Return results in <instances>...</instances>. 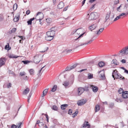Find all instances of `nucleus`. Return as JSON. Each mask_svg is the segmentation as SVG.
I'll use <instances>...</instances> for the list:
<instances>
[{
    "label": "nucleus",
    "mask_w": 128,
    "mask_h": 128,
    "mask_svg": "<svg viewBox=\"0 0 128 128\" xmlns=\"http://www.w3.org/2000/svg\"><path fill=\"white\" fill-rule=\"evenodd\" d=\"M87 100H81L78 101L77 104L78 106H82L85 104Z\"/></svg>",
    "instance_id": "nucleus-6"
},
{
    "label": "nucleus",
    "mask_w": 128,
    "mask_h": 128,
    "mask_svg": "<svg viewBox=\"0 0 128 128\" xmlns=\"http://www.w3.org/2000/svg\"><path fill=\"white\" fill-rule=\"evenodd\" d=\"M90 87H92L93 92H96L98 90V88L96 86H94L92 85L90 86Z\"/></svg>",
    "instance_id": "nucleus-16"
},
{
    "label": "nucleus",
    "mask_w": 128,
    "mask_h": 128,
    "mask_svg": "<svg viewBox=\"0 0 128 128\" xmlns=\"http://www.w3.org/2000/svg\"><path fill=\"white\" fill-rule=\"evenodd\" d=\"M124 72L127 74H128V70L126 69L124 70Z\"/></svg>",
    "instance_id": "nucleus-64"
},
{
    "label": "nucleus",
    "mask_w": 128,
    "mask_h": 128,
    "mask_svg": "<svg viewBox=\"0 0 128 128\" xmlns=\"http://www.w3.org/2000/svg\"><path fill=\"white\" fill-rule=\"evenodd\" d=\"M119 2V0H115L114 2V4H118Z\"/></svg>",
    "instance_id": "nucleus-47"
},
{
    "label": "nucleus",
    "mask_w": 128,
    "mask_h": 128,
    "mask_svg": "<svg viewBox=\"0 0 128 128\" xmlns=\"http://www.w3.org/2000/svg\"><path fill=\"white\" fill-rule=\"evenodd\" d=\"M68 6H66L65 8H64V9L63 11H66L68 9Z\"/></svg>",
    "instance_id": "nucleus-61"
},
{
    "label": "nucleus",
    "mask_w": 128,
    "mask_h": 128,
    "mask_svg": "<svg viewBox=\"0 0 128 128\" xmlns=\"http://www.w3.org/2000/svg\"><path fill=\"white\" fill-rule=\"evenodd\" d=\"M11 85L12 84L10 83H9V84L7 85L8 88H10L11 87Z\"/></svg>",
    "instance_id": "nucleus-59"
},
{
    "label": "nucleus",
    "mask_w": 128,
    "mask_h": 128,
    "mask_svg": "<svg viewBox=\"0 0 128 128\" xmlns=\"http://www.w3.org/2000/svg\"><path fill=\"white\" fill-rule=\"evenodd\" d=\"M34 18H30V20L27 21V23L28 25H31L32 24V21L35 19Z\"/></svg>",
    "instance_id": "nucleus-23"
},
{
    "label": "nucleus",
    "mask_w": 128,
    "mask_h": 128,
    "mask_svg": "<svg viewBox=\"0 0 128 128\" xmlns=\"http://www.w3.org/2000/svg\"><path fill=\"white\" fill-rule=\"evenodd\" d=\"M89 87L88 86H85V89H84V90L88 91V90Z\"/></svg>",
    "instance_id": "nucleus-52"
},
{
    "label": "nucleus",
    "mask_w": 128,
    "mask_h": 128,
    "mask_svg": "<svg viewBox=\"0 0 128 128\" xmlns=\"http://www.w3.org/2000/svg\"><path fill=\"white\" fill-rule=\"evenodd\" d=\"M55 31H48L46 32V36H45V39L48 41H50L54 38L55 34Z\"/></svg>",
    "instance_id": "nucleus-1"
},
{
    "label": "nucleus",
    "mask_w": 128,
    "mask_h": 128,
    "mask_svg": "<svg viewBox=\"0 0 128 128\" xmlns=\"http://www.w3.org/2000/svg\"><path fill=\"white\" fill-rule=\"evenodd\" d=\"M128 54V48L125 47L123 48L122 50L120 51L119 54L121 55L122 56H123Z\"/></svg>",
    "instance_id": "nucleus-4"
},
{
    "label": "nucleus",
    "mask_w": 128,
    "mask_h": 128,
    "mask_svg": "<svg viewBox=\"0 0 128 128\" xmlns=\"http://www.w3.org/2000/svg\"><path fill=\"white\" fill-rule=\"evenodd\" d=\"M116 59H114L112 61V63H113L114 64L116 65H118V63L117 64L116 62Z\"/></svg>",
    "instance_id": "nucleus-35"
},
{
    "label": "nucleus",
    "mask_w": 128,
    "mask_h": 128,
    "mask_svg": "<svg viewBox=\"0 0 128 128\" xmlns=\"http://www.w3.org/2000/svg\"><path fill=\"white\" fill-rule=\"evenodd\" d=\"M30 12L29 10H28L26 12V14L27 15L29 14Z\"/></svg>",
    "instance_id": "nucleus-57"
},
{
    "label": "nucleus",
    "mask_w": 128,
    "mask_h": 128,
    "mask_svg": "<svg viewBox=\"0 0 128 128\" xmlns=\"http://www.w3.org/2000/svg\"><path fill=\"white\" fill-rule=\"evenodd\" d=\"M98 14L96 12L91 13L90 14L88 18V19L90 20L96 19L98 17Z\"/></svg>",
    "instance_id": "nucleus-3"
},
{
    "label": "nucleus",
    "mask_w": 128,
    "mask_h": 128,
    "mask_svg": "<svg viewBox=\"0 0 128 128\" xmlns=\"http://www.w3.org/2000/svg\"><path fill=\"white\" fill-rule=\"evenodd\" d=\"M32 93L31 92H30L29 93L28 96V98H30L32 95Z\"/></svg>",
    "instance_id": "nucleus-53"
},
{
    "label": "nucleus",
    "mask_w": 128,
    "mask_h": 128,
    "mask_svg": "<svg viewBox=\"0 0 128 128\" xmlns=\"http://www.w3.org/2000/svg\"><path fill=\"white\" fill-rule=\"evenodd\" d=\"M88 122H85L82 124V127L85 128L87 126L88 128H90V124H88Z\"/></svg>",
    "instance_id": "nucleus-14"
},
{
    "label": "nucleus",
    "mask_w": 128,
    "mask_h": 128,
    "mask_svg": "<svg viewBox=\"0 0 128 128\" xmlns=\"http://www.w3.org/2000/svg\"><path fill=\"white\" fill-rule=\"evenodd\" d=\"M18 127V126L13 124L11 128H17Z\"/></svg>",
    "instance_id": "nucleus-45"
},
{
    "label": "nucleus",
    "mask_w": 128,
    "mask_h": 128,
    "mask_svg": "<svg viewBox=\"0 0 128 128\" xmlns=\"http://www.w3.org/2000/svg\"><path fill=\"white\" fill-rule=\"evenodd\" d=\"M20 17V16H15L13 19L14 21L15 22H18L19 20Z\"/></svg>",
    "instance_id": "nucleus-26"
},
{
    "label": "nucleus",
    "mask_w": 128,
    "mask_h": 128,
    "mask_svg": "<svg viewBox=\"0 0 128 128\" xmlns=\"http://www.w3.org/2000/svg\"><path fill=\"white\" fill-rule=\"evenodd\" d=\"M84 33H85V32H84V33L81 34L77 38L75 39V40H77L79 38H80V37H81V36H82L84 34Z\"/></svg>",
    "instance_id": "nucleus-50"
},
{
    "label": "nucleus",
    "mask_w": 128,
    "mask_h": 128,
    "mask_svg": "<svg viewBox=\"0 0 128 128\" xmlns=\"http://www.w3.org/2000/svg\"><path fill=\"white\" fill-rule=\"evenodd\" d=\"M121 7V5H120L117 8V10L118 11V12H120L121 11V9H120V8Z\"/></svg>",
    "instance_id": "nucleus-43"
},
{
    "label": "nucleus",
    "mask_w": 128,
    "mask_h": 128,
    "mask_svg": "<svg viewBox=\"0 0 128 128\" xmlns=\"http://www.w3.org/2000/svg\"><path fill=\"white\" fill-rule=\"evenodd\" d=\"M78 111H76V112L74 113L73 114V117L74 118L76 116L78 113Z\"/></svg>",
    "instance_id": "nucleus-40"
},
{
    "label": "nucleus",
    "mask_w": 128,
    "mask_h": 128,
    "mask_svg": "<svg viewBox=\"0 0 128 128\" xmlns=\"http://www.w3.org/2000/svg\"><path fill=\"white\" fill-rule=\"evenodd\" d=\"M22 62H23L24 64H27L29 62L28 60H23L22 61Z\"/></svg>",
    "instance_id": "nucleus-46"
},
{
    "label": "nucleus",
    "mask_w": 128,
    "mask_h": 128,
    "mask_svg": "<svg viewBox=\"0 0 128 128\" xmlns=\"http://www.w3.org/2000/svg\"><path fill=\"white\" fill-rule=\"evenodd\" d=\"M111 13V12L110 11L109 12H107L106 14L105 17L104 18V22H108V20H110V15Z\"/></svg>",
    "instance_id": "nucleus-9"
},
{
    "label": "nucleus",
    "mask_w": 128,
    "mask_h": 128,
    "mask_svg": "<svg viewBox=\"0 0 128 128\" xmlns=\"http://www.w3.org/2000/svg\"><path fill=\"white\" fill-rule=\"evenodd\" d=\"M16 28H13L10 31V34H11L12 33L16 31Z\"/></svg>",
    "instance_id": "nucleus-32"
},
{
    "label": "nucleus",
    "mask_w": 128,
    "mask_h": 128,
    "mask_svg": "<svg viewBox=\"0 0 128 128\" xmlns=\"http://www.w3.org/2000/svg\"><path fill=\"white\" fill-rule=\"evenodd\" d=\"M8 56L10 58H16L18 57V56H14L13 54H10Z\"/></svg>",
    "instance_id": "nucleus-24"
},
{
    "label": "nucleus",
    "mask_w": 128,
    "mask_h": 128,
    "mask_svg": "<svg viewBox=\"0 0 128 128\" xmlns=\"http://www.w3.org/2000/svg\"><path fill=\"white\" fill-rule=\"evenodd\" d=\"M40 122V120H37V121L36 122V124L35 126L37 124H38Z\"/></svg>",
    "instance_id": "nucleus-55"
},
{
    "label": "nucleus",
    "mask_w": 128,
    "mask_h": 128,
    "mask_svg": "<svg viewBox=\"0 0 128 128\" xmlns=\"http://www.w3.org/2000/svg\"><path fill=\"white\" fill-rule=\"evenodd\" d=\"M48 47H47L46 48V50H44V51H41L40 52H45L48 49Z\"/></svg>",
    "instance_id": "nucleus-63"
},
{
    "label": "nucleus",
    "mask_w": 128,
    "mask_h": 128,
    "mask_svg": "<svg viewBox=\"0 0 128 128\" xmlns=\"http://www.w3.org/2000/svg\"><path fill=\"white\" fill-rule=\"evenodd\" d=\"M45 115L46 116V120H47L48 122V116L46 114H45Z\"/></svg>",
    "instance_id": "nucleus-54"
},
{
    "label": "nucleus",
    "mask_w": 128,
    "mask_h": 128,
    "mask_svg": "<svg viewBox=\"0 0 128 128\" xmlns=\"http://www.w3.org/2000/svg\"><path fill=\"white\" fill-rule=\"evenodd\" d=\"M101 77L102 79V80H104L105 78V77L104 76V72L103 73L100 74Z\"/></svg>",
    "instance_id": "nucleus-34"
},
{
    "label": "nucleus",
    "mask_w": 128,
    "mask_h": 128,
    "mask_svg": "<svg viewBox=\"0 0 128 128\" xmlns=\"http://www.w3.org/2000/svg\"><path fill=\"white\" fill-rule=\"evenodd\" d=\"M42 56L40 55H36L34 57V63L38 64L41 60Z\"/></svg>",
    "instance_id": "nucleus-5"
},
{
    "label": "nucleus",
    "mask_w": 128,
    "mask_h": 128,
    "mask_svg": "<svg viewBox=\"0 0 128 128\" xmlns=\"http://www.w3.org/2000/svg\"><path fill=\"white\" fill-rule=\"evenodd\" d=\"M68 106V105L66 104H62L61 106V108L62 110H64Z\"/></svg>",
    "instance_id": "nucleus-19"
},
{
    "label": "nucleus",
    "mask_w": 128,
    "mask_h": 128,
    "mask_svg": "<svg viewBox=\"0 0 128 128\" xmlns=\"http://www.w3.org/2000/svg\"><path fill=\"white\" fill-rule=\"evenodd\" d=\"M78 64V63L70 67H67L66 69V71H69L76 68Z\"/></svg>",
    "instance_id": "nucleus-8"
},
{
    "label": "nucleus",
    "mask_w": 128,
    "mask_h": 128,
    "mask_svg": "<svg viewBox=\"0 0 128 128\" xmlns=\"http://www.w3.org/2000/svg\"><path fill=\"white\" fill-rule=\"evenodd\" d=\"M121 61L123 63H125L126 62V60L124 59L122 60Z\"/></svg>",
    "instance_id": "nucleus-56"
},
{
    "label": "nucleus",
    "mask_w": 128,
    "mask_h": 128,
    "mask_svg": "<svg viewBox=\"0 0 128 128\" xmlns=\"http://www.w3.org/2000/svg\"><path fill=\"white\" fill-rule=\"evenodd\" d=\"M4 58H0V67L4 64Z\"/></svg>",
    "instance_id": "nucleus-18"
},
{
    "label": "nucleus",
    "mask_w": 128,
    "mask_h": 128,
    "mask_svg": "<svg viewBox=\"0 0 128 128\" xmlns=\"http://www.w3.org/2000/svg\"><path fill=\"white\" fill-rule=\"evenodd\" d=\"M8 44V46H7V45H6L5 46V48L6 50H8V48L9 47V45Z\"/></svg>",
    "instance_id": "nucleus-58"
},
{
    "label": "nucleus",
    "mask_w": 128,
    "mask_h": 128,
    "mask_svg": "<svg viewBox=\"0 0 128 128\" xmlns=\"http://www.w3.org/2000/svg\"><path fill=\"white\" fill-rule=\"evenodd\" d=\"M72 113V110L71 109H70L68 110V114L70 115H71Z\"/></svg>",
    "instance_id": "nucleus-49"
},
{
    "label": "nucleus",
    "mask_w": 128,
    "mask_h": 128,
    "mask_svg": "<svg viewBox=\"0 0 128 128\" xmlns=\"http://www.w3.org/2000/svg\"><path fill=\"white\" fill-rule=\"evenodd\" d=\"M98 65L100 67H102L104 66V62H99Z\"/></svg>",
    "instance_id": "nucleus-27"
},
{
    "label": "nucleus",
    "mask_w": 128,
    "mask_h": 128,
    "mask_svg": "<svg viewBox=\"0 0 128 128\" xmlns=\"http://www.w3.org/2000/svg\"><path fill=\"white\" fill-rule=\"evenodd\" d=\"M30 89L28 88H27L23 92V94L24 95H26L29 92Z\"/></svg>",
    "instance_id": "nucleus-17"
},
{
    "label": "nucleus",
    "mask_w": 128,
    "mask_h": 128,
    "mask_svg": "<svg viewBox=\"0 0 128 128\" xmlns=\"http://www.w3.org/2000/svg\"><path fill=\"white\" fill-rule=\"evenodd\" d=\"M18 36L22 40H24L25 39V38H24L22 36Z\"/></svg>",
    "instance_id": "nucleus-51"
},
{
    "label": "nucleus",
    "mask_w": 128,
    "mask_h": 128,
    "mask_svg": "<svg viewBox=\"0 0 128 128\" xmlns=\"http://www.w3.org/2000/svg\"><path fill=\"white\" fill-rule=\"evenodd\" d=\"M46 21L47 23L49 24L51 22L52 19L50 18H48L46 19Z\"/></svg>",
    "instance_id": "nucleus-33"
},
{
    "label": "nucleus",
    "mask_w": 128,
    "mask_h": 128,
    "mask_svg": "<svg viewBox=\"0 0 128 128\" xmlns=\"http://www.w3.org/2000/svg\"><path fill=\"white\" fill-rule=\"evenodd\" d=\"M51 32H52V31H54V28H52L50 29V31Z\"/></svg>",
    "instance_id": "nucleus-62"
},
{
    "label": "nucleus",
    "mask_w": 128,
    "mask_h": 128,
    "mask_svg": "<svg viewBox=\"0 0 128 128\" xmlns=\"http://www.w3.org/2000/svg\"><path fill=\"white\" fill-rule=\"evenodd\" d=\"M48 91V89H46L43 92V94L42 96V97H43L46 95Z\"/></svg>",
    "instance_id": "nucleus-21"
},
{
    "label": "nucleus",
    "mask_w": 128,
    "mask_h": 128,
    "mask_svg": "<svg viewBox=\"0 0 128 128\" xmlns=\"http://www.w3.org/2000/svg\"><path fill=\"white\" fill-rule=\"evenodd\" d=\"M52 108L55 110H58V107L55 105L53 106Z\"/></svg>",
    "instance_id": "nucleus-36"
},
{
    "label": "nucleus",
    "mask_w": 128,
    "mask_h": 128,
    "mask_svg": "<svg viewBox=\"0 0 128 128\" xmlns=\"http://www.w3.org/2000/svg\"><path fill=\"white\" fill-rule=\"evenodd\" d=\"M18 7V5L17 4H15L13 6V9L14 10H16L17 9Z\"/></svg>",
    "instance_id": "nucleus-31"
},
{
    "label": "nucleus",
    "mask_w": 128,
    "mask_h": 128,
    "mask_svg": "<svg viewBox=\"0 0 128 128\" xmlns=\"http://www.w3.org/2000/svg\"><path fill=\"white\" fill-rule=\"evenodd\" d=\"M97 24L96 23H95L90 26L89 27V29L91 30L92 31V30L95 29L97 27Z\"/></svg>",
    "instance_id": "nucleus-12"
},
{
    "label": "nucleus",
    "mask_w": 128,
    "mask_h": 128,
    "mask_svg": "<svg viewBox=\"0 0 128 128\" xmlns=\"http://www.w3.org/2000/svg\"><path fill=\"white\" fill-rule=\"evenodd\" d=\"M92 74H88V79H91L92 78Z\"/></svg>",
    "instance_id": "nucleus-42"
},
{
    "label": "nucleus",
    "mask_w": 128,
    "mask_h": 128,
    "mask_svg": "<svg viewBox=\"0 0 128 128\" xmlns=\"http://www.w3.org/2000/svg\"><path fill=\"white\" fill-rule=\"evenodd\" d=\"M57 88V86L56 85H54L52 88L51 91L52 92H54L56 90Z\"/></svg>",
    "instance_id": "nucleus-25"
},
{
    "label": "nucleus",
    "mask_w": 128,
    "mask_h": 128,
    "mask_svg": "<svg viewBox=\"0 0 128 128\" xmlns=\"http://www.w3.org/2000/svg\"><path fill=\"white\" fill-rule=\"evenodd\" d=\"M83 30L81 28H78L76 31V32L77 31V34H80V32H82Z\"/></svg>",
    "instance_id": "nucleus-28"
},
{
    "label": "nucleus",
    "mask_w": 128,
    "mask_h": 128,
    "mask_svg": "<svg viewBox=\"0 0 128 128\" xmlns=\"http://www.w3.org/2000/svg\"><path fill=\"white\" fill-rule=\"evenodd\" d=\"M26 73L24 72H20V74L21 76H24L26 75Z\"/></svg>",
    "instance_id": "nucleus-39"
},
{
    "label": "nucleus",
    "mask_w": 128,
    "mask_h": 128,
    "mask_svg": "<svg viewBox=\"0 0 128 128\" xmlns=\"http://www.w3.org/2000/svg\"><path fill=\"white\" fill-rule=\"evenodd\" d=\"M93 38H92V39L91 40H89V41L88 42L86 43H82L80 45H78V46H77L76 47V48H78L79 47V46H82L83 45H86V44H89L91 43V42H92L94 40V39H93Z\"/></svg>",
    "instance_id": "nucleus-10"
},
{
    "label": "nucleus",
    "mask_w": 128,
    "mask_h": 128,
    "mask_svg": "<svg viewBox=\"0 0 128 128\" xmlns=\"http://www.w3.org/2000/svg\"><path fill=\"white\" fill-rule=\"evenodd\" d=\"M117 71L116 70L113 71L112 76L113 78L115 79L116 78L117 79H119L120 80H124V77L122 76L120 74L117 73Z\"/></svg>",
    "instance_id": "nucleus-2"
},
{
    "label": "nucleus",
    "mask_w": 128,
    "mask_h": 128,
    "mask_svg": "<svg viewBox=\"0 0 128 128\" xmlns=\"http://www.w3.org/2000/svg\"><path fill=\"white\" fill-rule=\"evenodd\" d=\"M122 96L124 98H128V91H125L122 94Z\"/></svg>",
    "instance_id": "nucleus-13"
},
{
    "label": "nucleus",
    "mask_w": 128,
    "mask_h": 128,
    "mask_svg": "<svg viewBox=\"0 0 128 128\" xmlns=\"http://www.w3.org/2000/svg\"><path fill=\"white\" fill-rule=\"evenodd\" d=\"M72 49H70L68 50H66V53H70L72 52Z\"/></svg>",
    "instance_id": "nucleus-44"
},
{
    "label": "nucleus",
    "mask_w": 128,
    "mask_h": 128,
    "mask_svg": "<svg viewBox=\"0 0 128 128\" xmlns=\"http://www.w3.org/2000/svg\"><path fill=\"white\" fill-rule=\"evenodd\" d=\"M104 29V28H101L99 29L97 31L96 34L97 35L100 34L102 32Z\"/></svg>",
    "instance_id": "nucleus-20"
},
{
    "label": "nucleus",
    "mask_w": 128,
    "mask_h": 128,
    "mask_svg": "<svg viewBox=\"0 0 128 128\" xmlns=\"http://www.w3.org/2000/svg\"><path fill=\"white\" fill-rule=\"evenodd\" d=\"M124 90L122 88H120L118 91V92L119 94H121L123 93L124 92Z\"/></svg>",
    "instance_id": "nucleus-38"
},
{
    "label": "nucleus",
    "mask_w": 128,
    "mask_h": 128,
    "mask_svg": "<svg viewBox=\"0 0 128 128\" xmlns=\"http://www.w3.org/2000/svg\"><path fill=\"white\" fill-rule=\"evenodd\" d=\"M96 112L98 111L100 109V107L98 105H96L95 106Z\"/></svg>",
    "instance_id": "nucleus-29"
},
{
    "label": "nucleus",
    "mask_w": 128,
    "mask_h": 128,
    "mask_svg": "<svg viewBox=\"0 0 128 128\" xmlns=\"http://www.w3.org/2000/svg\"><path fill=\"white\" fill-rule=\"evenodd\" d=\"M43 16V14L41 12H38L36 15V16L35 19H36L37 20H39V23L40 24H41L42 22L40 21V20H42V18H40L39 19H38L36 17H37V16H38L39 17H40V16Z\"/></svg>",
    "instance_id": "nucleus-7"
},
{
    "label": "nucleus",
    "mask_w": 128,
    "mask_h": 128,
    "mask_svg": "<svg viewBox=\"0 0 128 128\" xmlns=\"http://www.w3.org/2000/svg\"><path fill=\"white\" fill-rule=\"evenodd\" d=\"M42 122H40L38 124V126H43L44 125V124L43 123V119H42V120H41Z\"/></svg>",
    "instance_id": "nucleus-37"
},
{
    "label": "nucleus",
    "mask_w": 128,
    "mask_h": 128,
    "mask_svg": "<svg viewBox=\"0 0 128 128\" xmlns=\"http://www.w3.org/2000/svg\"><path fill=\"white\" fill-rule=\"evenodd\" d=\"M84 91V89L82 88H78V95H81Z\"/></svg>",
    "instance_id": "nucleus-11"
},
{
    "label": "nucleus",
    "mask_w": 128,
    "mask_h": 128,
    "mask_svg": "<svg viewBox=\"0 0 128 128\" xmlns=\"http://www.w3.org/2000/svg\"><path fill=\"white\" fill-rule=\"evenodd\" d=\"M114 104L113 103H111L109 104V107L112 108L114 106Z\"/></svg>",
    "instance_id": "nucleus-48"
},
{
    "label": "nucleus",
    "mask_w": 128,
    "mask_h": 128,
    "mask_svg": "<svg viewBox=\"0 0 128 128\" xmlns=\"http://www.w3.org/2000/svg\"><path fill=\"white\" fill-rule=\"evenodd\" d=\"M125 14H126L125 13H122V14H120L119 15V16H120V18H121V16H123L124 15H125Z\"/></svg>",
    "instance_id": "nucleus-60"
},
{
    "label": "nucleus",
    "mask_w": 128,
    "mask_h": 128,
    "mask_svg": "<svg viewBox=\"0 0 128 128\" xmlns=\"http://www.w3.org/2000/svg\"><path fill=\"white\" fill-rule=\"evenodd\" d=\"M69 84V81H64L63 83V85L66 87L68 86Z\"/></svg>",
    "instance_id": "nucleus-22"
},
{
    "label": "nucleus",
    "mask_w": 128,
    "mask_h": 128,
    "mask_svg": "<svg viewBox=\"0 0 128 128\" xmlns=\"http://www.w3.org/2000/svg\"><path fill=\"white\" fill-rule=\"evenodd\" d=\"M29 72L30 75L32 76H33L34 75V71L33 69H30V70Z\"/></svg>",
    "instance_id": "nucleus-30"
},
{
    "label": "nucleus",
    "mask_w": 128,
    "mask_h": 128,
    "mask_svg": "<svg viewBox=\"0 0 128 128\" xmlns=\"http://www.w3.org/2000/svg\"><path fill=\"white\" fill-rule=\"evenodd\" d=\"M64 6V4L62 2H59L58 5V8L59 9H62L63 8Z\"/></svg>",
    "instance_id": "nucleus-15"
},
{
    "label": "nucleus",
    "mask_w": 128,
    "mask_h": 128,
    "mask_svg": "<svg viewBox=\"0 0 128 128\" xmlns=\"http://www.w3.org/2000/svg\"><path fill=\"white\" fill-rule=\"evenodd\" d=\"M120 17L119 16H117L116 18H114V21H116L117 20H118L119 19H120Z\"/></svg>",
    "instance_id": "nucleus-41"
}]
</instances>
